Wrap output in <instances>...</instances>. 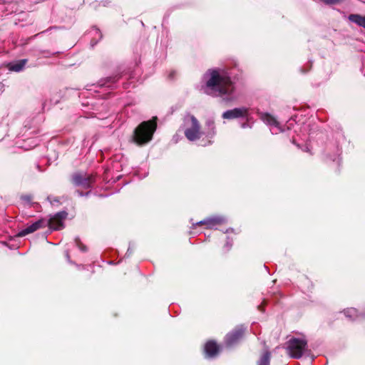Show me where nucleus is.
I'll return each mask as SVG.
<instances>
[{"mask_svg":"<svg viewBox=\"0 0 365 365\" xmlns=\"http://www.w3.org/2000/svg\"><path fill=\"white\" fill-rule=\"evenodd\" d=\"M349 20L359 26L365 29V16H361L360 14H350L349 16Z\"/></svg>","mask_w":365,"mask_h":365,"instance_id":"4468645a","label":"nucleus"},{"mask_svg":"<svg viewBox=\"0 0 365 365\" xmlns=\"http://www.w3.org/2000/svg\"><path fill=\"white\" fill-rule=\"evenodd\" d=\"M66 257L69 259H70V255H69V253L68 252H66Z\"/></svg>","mask_w":365,"mask_h":365,"instance_id":"a878e982","label":"nucleus"},{"mask_svg":"<svg viewBox=\"0 0 365 365\" xmlns=\"http://www.w3.org/2000/svg\"><path fill=\"white\" fill-rule=\"evenodd\" d=\"M47 222L46 220L44 218H41L36 222H34L31 225L28 226L26 228L23 229L16 235L17 237H22L29 234L33 233L38 230L45 228L46 227Z\"/></svg>","mask_w":365,"mask_h":365,"instance_id":"9d476101","label":"nucleus"},{"mask_svg":"<svg viewBox=\"0 0 365 365\" xmlns=\"http://www.w3.org/2000/svg\"><path fill=\"white\" fill-rule=\"evenodd\" d=\"M307 346V341L304 339L292 338L287 342V351L289 355L294 359H299L302 356Z\"/></svg>","mask_w":365,"mask_h":365,"instance_id":"7ed1b4c3","label":"nucleus"},{"mask_svg":"<svg viewBox=\"0 0 365 365\" xmlns=\"http://www.w3.org/2000/svg\"><path fill=\"white\" fill-rule=\"evenodd\" d=\"M175 73L174 72H172L170 74V78H173V76H174Z\"/></svg>","mask_w":365,"mask_h":365,"instance_id":"bb28decb","label":"nucleus"},{"mask_svg":"<svg viewBox=\"0 0 365 365\" xmlns=\"http://www.w3.org/2000/svg\"><path fill=\"white\" fill-rule=\"evenodd\" d=\"M345 316L348 317H351L352 316L356 315V309H348L346 310H344V312Z\"/></svg>","mask_w":365,"mask_h":365,"instance_id":"aec40b11","label":"nucleus"},{"mask_svg":"<svg viewBox=\"0 0 365 365\" xmlns=\"http://www.w3.org/2000/svg\"><path fill=\"white\" fill-rule=\"evenodd\" d=\"M258 309H259L260 311L263 312V306H262V305H259V306H258Z\"/></svg>","mask_w":365,"mask_h":365,"instance_id":"393cba45","label":"nucleus"},{"mask_svg":"<svg viewBox=\"0 0 365 365\" xmlns=\"http://www.w3.org/2000/svg\"><path fill=\"white\" fill-rule=\"evenodd\" d=\"M75 243H76V246H77V247H78V248H79L82 252H86V251L88 250L87 247L81 242V240H80L78 237H76V238L75 239Z\"/></svg>","mask_w":365,"mask_h":365,"instance_id":"6ab92c4d","label":"nucleus"},{"mask_svg":"<svg viewBox=\"0 0 365 365\" xmlns=\"http://www.w3.org/2000/svg\"><path fill=\"white\" fill-rule=\"evenodd\" d=\"M271 359V352L265 350L261 354L259 359L257 361V365H269Z\"/></svg>","mask_w":365,"mask_h":365,"instance_id":"dca6fc26","label":"nucleus"},{"mask_svg":"<svg viewBox=\"0 0 365 365\" xmlns=\"http://www.w3.org/2000/svg\"><path fill=\"white\" fill-rule=\"evenodd\" d=\"M191 125L185 129L184 134L190 141L199 140L203 135L201 130V125L198 120L194 116H190Z\"/></svg>","mask_w":365,"mask_h":365,"instance_id":"39448f33","label":"nucleus"},{"mask_svg":"<svg viewBox=\"0 0 365 365\" xmlns=\"http://www.w3.org/2000/svg\"><path fill=\"white\" fill-rule=\"evenodd\" d=\"M246 328L242 325L237 326L228 332L225 337V343L227 346L237 344L243 338Z\"/></svg>","mask_w":365,"mask_h":365,"instance_id":"423d86ee","label":"nucleus"},{"mask_svg":"<svg viewBox=\"0 0 365 365\" xmlns=\"http://www.w3.org/2000/svg\"><path fill=\"white\" fill-rule=\"evenodd\" d=\"M47 222L46 220L44 218H41L36 222H34L31 225L28 226L26 228L23 229L16 235L17 237H22L29 234L33 233L38 230L45 228L46 227Z\"/></svg>","mask_w":365,"mask_h":365,"instance_id":"9b49d317","label":"nucleus"},{"mask_svg":"<svg viewBox=\"0 0 365 365\" xmlns=\"http://www.w3.org/2000/svg\"><path fill=\"white\" fill-rule=\"evenodd\" d=\"M232 247V245L230 244V242H227L226 244L225 245L224 247H225L226 252H229L231 250Z\"/></svg>","mask_w":365,"mask_h":365,"instance_id":"5701e85b","label":"nucleus"},{"mask_svg":"<svg viewBox=\"0 0 365 365\" xmlns=\"http://www.w3.org/2000/svg\"><path fill=\"white\" fill-rule=\"evenodd\" d=\"M26 62V59H21L17 62L11 63L9 65V69L12 71L19 72L23 69Z\"/></svg>","mask_w":365,"mask_h":365,"instance_id":"2eb2a0df","label":"nucleus"},{"mask_svg":"<svg viewBox=\"0 0 365 365\" xmlns=\"http://www.w3.org/2000/svg\"><path fill=\"white\" fill-rule=\"evenodd\" d=\"M249 109L245 107L235 108L232 110H228L222 113V117L224 119H235L242 117L247 116Z\"/></svg>","mask_w":365,"mask_h":365,"instance_id":"f8f14e48","label":"nucleus"},{"mask_svg":"<svg viewBox=\"0 0 365 365\" xmlns=\"http://www.w3.org/2000/svg\"><path fill=\"white\" fill-rule=\"evenodd\" d=\"M224 219L222 217H209L200 222L193 223L192 225V228L195 229L197 226H205L206 229H212L217 225H222Z\"/></svg>","mask_w":365,"mask_h":365,"instance_id":"6e6552de","label":"nucleus"},{"mask_svg":"<svg viewBox=\"0 0 365 365\" xmlns=\"http://www.w3.org/2000/svg\"><path fill=\"white\" fill-rule=\"evenodd\" d=\"M21 200L24 201L31 203L33 200V196L31 195H24L21 197Z\"/></svg>","mask_w":365,"mask_h":365,"instance_id":"412c9836","label":"nucleus"},{"mask_svg":"<svg viewBox=\"0 0 365 365\" xmlns=\"http://www.w3.org/2000/svg\"><path fill=\"white\" fill-rule=\"evenodd\" d=\"M47 222L46 220L44 218H41L36 222H34L31 225L28 226L26 228L23 229L16 235L17 237H22L29 234L33 233L38 230L45 228L46 227Z\"/></svg>","mask_w":365,"mask_h":365,"instance_id":"1a4fd4ad","label":"nucleus"},{"mask_svg":"<svg viewBox=\"0 0 365 365\" xmlns=\"http://www.w3.org/2000/svg\"><path fill=\"white\" fill-rule=\"evenodd\" d=\"M68 212L66 211H60L51 217L46 220L47 225L51 230H60L64 228V221L68 217Z\"/></svg>","mask_w":365,"mask_h":365,"instance_id":"0eeeda50","label":"nucleus"},{"mask_svg":"<svg viewBox=\"0 0 365 365\" xmlns=\"http://www.w3.org/2000/svg\"><path fill=\"white\" fill-rule=\"evenodd\" d=\"M210 78L206 82L205 93L215 96L232 95L235 91L231 78L225 71H210Z\"/></svg>","mask_w":365,"mask_h":365,"instance_id":"f257e3e1","label":"nucleus"},{"mask_svg":"<svg viewBox=\"0 0 365 365\" xmlns=\"http://www.w3.org/2000/svg\"><path fill=\"white\" fill-rule=\"evenodd\" d=\"M51 202L53 204V202H59V199L58 197L53 198L52 200H51Z\"/></svg>","mask_w":365,"mask_h":365,"instance_id":"b1692460","label":"nucleus"},{"mask_svg":"<svg viewBox=\"0 0 365 365\" xmlns=\"http://www.w3.org/2000/svg\"><path fill=\"white\" fill-rule=\"evenodd\" d=\"M262 120L270 125H277L278 124L276 118L268 113H262Z\"/></svg>","mask_w":365,"mask_h":365,"instance_id":"f3484780","label":"nucleus"},{"mask_svg":"<svg viewBox=\"0 0 365 365\" xmlns=\"http://www.w3.org/2000/svg\"><path fill=\"white\" fill-rule=\"evenodd\" d=\"M71 182L75 186H80L84 189L91 187L96 181V175L93 174H87L83 172H76L71 175Z\"/></svg>","mask_w":365,"mask_h":365,"instance_id":"20e7f679","label":"nucleus"},{"mask_svg":"<svg viewBox=\"0 0 365 365\" xmlns=\"http://www.w3.org/2000/svg\"><path fill=\"white\" fill-rule=\"evenodd\" d=\"M205 125L209 129V130L207 132V137L208 138H212L216 134L215 122L212 120H208L206 121Z\"/></svg>","mask_w":365,"mask_h":365,"instance_id":"a211bd4d","label":"nucleus"},{"mask_svg":"<svg viewBox=\"0 0 365 365\" xmlns=\"http://www.w3.org/2000/svg\"><path fill=\"white\" fill-rule=\"evenodd\" d=\"M326 4H334L338 3L340 0H320Z\"/></svg>","mask_w":365,"mask_h":365,"instance_id":"4be33fe9","label":"nucleus"},{"mask_svg":"<svg viewBox=\"0 0 365 365\" xmlns=\"http://www.w3.org/2000/svg\"><path fill=\"white\" fill-rule=\"evenodd\" d=\"M156 116L149 120L143 121L133 130L130 141L136 145L142 147L149 143L157 129Z\"/></svg>","mask_w":365,"mask_h":365,"instance_id":"f03ea898","label":"nucleus"},{"mask_svg":"<svg viewBox=\"0 0 365 365\" xmlns=\"http://www.w3.org/2000/svg\"><path fill=\"white\" fill-rule=\"evenodd\" d=\"M204 351L206 357L213 358L219 354L220 346L217 344L216 341L213 340H209L205 344Z\"/></svg>","mask_w":365,"mask_h":365,"instance_id":"ddd939ff","label":"nucleus"}]
</instances>
